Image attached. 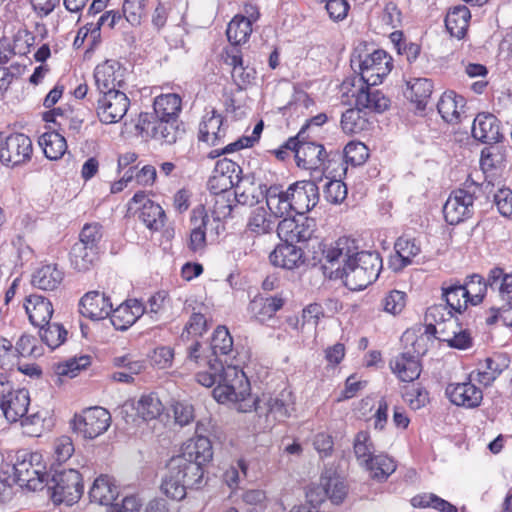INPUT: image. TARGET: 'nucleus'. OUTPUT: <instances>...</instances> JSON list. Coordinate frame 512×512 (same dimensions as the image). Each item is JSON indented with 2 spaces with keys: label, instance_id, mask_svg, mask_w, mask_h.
<instances>
[{
  "label": "nucleus",
  "instance_id": "f257e3e1",
  "mask_svg": "<svg viewBox=\"0 0 512 512\" xmlns=\"http://www.w3.org/2000/svg\"><path fill=\"white\" fill-rule=\"evenodd\" d=\"M233 348V339L224 326H219L213 333L210 355H204L200 343L196 342L188 348V361L194 362L199 368L196 380L204 387H212L213 397L219 403L245 400L249 394V381L246 374L236 365H226L218 360V355H228Z\"/></svg>",
  "mask_w": 512,
  "mask_h": 512
},
{
  "label": "nucleus",
  "instance_id": "f03ea898",
  "mask_svg": "<svg viewBox=\"0 0 512 512\" xmlns=\"http://www.w3.org/2000/svg\"><path fill=\"white\" fill-rule=\"evenodd\" d=\"M213 449L210 440L198 436L187 441L182 452L173 456L166 465L160 491L172 500L186 497L187 489L199 488L204 479V466L212 460Z\"/></svg>",
  "mask_w": 512,
  "mask_h": 512
},
{
  "label": "nucleus",
  "instance_id": "7ed1b4c3",
  "mask_svg": "<svg viewBox=\"0 0 512 512\" xmlns=\"http://www.w3.org/2000/svg\"><path fill=\"white\" fill-rule=\"evenodd\" d=\"M323 256L331 268L342 264L341 277L345 286L353 291L363 290L373 283L382 269V259L377 252L359 251L355 240L348 237H341L327 246Z\"/></svg>",
  "mask_w": 512,
  "mask_h": 512
},
{
  "label": "nucleus",
  "instance_id": "20e7f679",
  "mask_svg": "<svg viewBox=\"0 0 512 512\" xmlns=\"http://www.w3.org/2000/svg\"><path fill=\"white\" fill-rule=\"evenodd\" d=\"M479 164L480 170L471 173L465 187L453 191L443 206L445 220L451 225H456L472 216L481 176L488 184L494 185L501 175L502 169L495 162H479Z\"/></svg>",
  "mask_w": 512,
  "mask_h": 512
},
{
  "label": "nucleus",
  "instance_id": "39448f33",
  "mask_svg": "<svg viewBox=\"0 0 512 512\" xmlns=\"http://www.w3.org/2000/svg\"><path fill=\"white\" fill-rule=\"evenodd\" d=\"M190 221L192 228L188 247L195 253L203 252L207 242H215L225 229L224 224L214 218L202 204L192 210Z\"/></svg>",
  "mask_w": 512,
  "mask_h": 512
},
{
  "label": "nucleus",
  "instance_id": "423d86ee",
  "mask_svg": "<svg viewBox=\"0 0 512 512\" xmlns=\"http://www.w3.org/2000/svg\"><path fill=\"white\" fill-rule=\"evenodd\" d=\"M15 482L29 490L40 489L46 476L42 455L38 452L20 451L13 465Z\"/></svg>",
  "mask_w": 512,
  "mask_h": 512
},
{
  "label": "nucleus",
  "instance_id": "0eeeda50",
  "mask_svg": "<svg viewBox=\"0 0 512 512\" xmlns=\"http://www.w3.org/2000/svg\"><path fill=\"white\" fill-rule=\"evenodd\" d=\"M351 66L358 67L360 80L365 85H378L391 72L393 68L392 57L384 50L378 49L364 57L353 56Z\"/></svg>",
  "mask_w": 512,
  "mask_h": 512
},
{
  "label": "nucleus",
  "instance_id": "6e6552de",
  "mask_svg": "<svg viewBox=\"0 0 512 512\" xmlns=\"http://www.w3.org/2000/svg\"><path fill=\"white\" fill-rule=\"evenodd\" d=\"M228 403L235 404L237 411L249 412L252 409L260 411L263 403L269 415H272L275 420L282 421L289 417L294 411V398L289 390H282L279 394L272 397H264L263 399H253L249 393L245 400L229 401Z\"/></svg>",
  "mask_w": 512,
  "mask_h": 512
},
{
  "label": "nucleus",
  "instance_id": "1a4fd4ad",
  "mask_svg": "<svg viewBox=\"0 0 512 512\" xmlns=\"http://www.w3.org/2000/svg\"><path fill=\"white\" fill-rule=\"evenodd\" d=\"M111 424V415L103 407H91L81 414L75 415L72 420V428L85 439H95L102 435Z\"/></svg>",
  "mask_w": 512,
  "mask_h": 512
},
{
  "label": "nucleus",
  "instance_id": "9d476101",
  "mask_svg": "<svg viewBox=\"0 0 512 512\" xmlns=\"http://www.w3.org/2000/svg\"><path fill=\"white\" fill-rule=\"evenodd\" d=\"M500 126L501 122L491 113H479L474 119L472 125L473 137L482 143L490 144L489 147L481 151L480 160H488L495 156L494 150H497L498 147L493 146V144L500 142L503 138Z\"/></svg>",
  "mask_w": 512,
  "mask_h": 512
},
{
  "label": "nucleus",
  "instance_id": "9b49d317",
  "mask_svg": "<svg viewBox=\"0 0 512 512\" xmlns=\"http://www.w3.org/2000/svg\"><path fill=\"white\" fill-rule=\"evenodd\" d=\"M347 495L345 482L332 472H325L321 475L319 484L311 486L306 493L307 502L310 504H321L329 499L334 504L342 503Z\"/></svg>",
  "mask_w": 512,
  "mask_h": 512
},
{
  "label": "nucleus",
  "instance_id": "f8f14e48",
  "mask_svg": "<svg viewBox=\"0 0 512 512\" xmlns=\"http://www.w3.org/2000/svg\"><path fill=\"white\" fill-rule=\"evenodd\" d=\"M52 499L55 503L70 506L76 503L83 493L81 474L75 469L63 470L53 476Z\"/></svg>",
  "mask_w": 512,
  "mask_h": 512
},
{
  "label": "nucleus",
  "instance_id": "ddd939ff",
  "mask_svg": "<svg viewBox=\"0 0 512 512\" xmlns=\"http://www.w3.org/2000/svg\"><path fill=\"white\" fill-rule=\"evenodd\" d=\"M286 150L294 153L295 160H325L328 157L324 146L312 141L310 134H304V130H299L296 136L290 137L275 151L276 157L283 160Z\"/></svg>",
  "mask_w": 512,
  "mask_h": 512
},
{
  "label": "nucleus",
  "instance_id": "4468645a",
  "mask_svg": "<svg viewBox=\"0 0 512 512\" xmlns=\"http://www.w3.org/2000/svg\"><path fill=\"white\" fill-rule=\"evenodd\" d=\"M321 170L314 169L312 181H300L289 186L290 201L293 211L303 215L312 210L319 201V189L316 181L322 179Z\"/></svg>",
  "mask_w": 512,
  "mask_h": 512
},
{
  "label": "nucleus",
  "instance_id": "2eb2a0df",
  "mask_svg": "<svg viewBox=\"0 0 512 512\" xmlns=\"http://www.w3.org/2000/svg\"><path fill=\"white\" fill-rule=\"evenodd\" d=\"M96 113L99 120L105 124L120 121L127 113L130 100L124 91H105L99 93Z\"/></svg>",
  "mask_w": 512,
  "mask_h": 512
},
{
  "label": "nucleus",
  "instance_id": "dca6fc26",
  "mask_svg": "<svg viewBox=\"0 0 512 512\" xmlns=\"http://www.w3.org/2000/svg\"><path fill=\"white\" fill-rule=\"evenodd\" d=\"M127 69L116 60H106L94 69L95 85L99 93L123 91L126 87Z\"/></svg>",
  "mask_w": 512,
  "mask_h": 512
},
{
  "label": "nucleus",
  "instance_id": "f3484780",
  "mask_svg": "<svg viewBox=\"0 0 512 512\" xmlns=\"http://www.w3.org/2000/svg\"><path fill=\"white\" fill-rule=\"evenodd\" d=\"M33 152L31 139L23 133L6 136L0 132V160H30Z\"/></svg>",
  "mask_w": 512,
  "mask_h": 512
},
{
  "label": "nucleus",
  "instance_id": "a211bd4d",
  "mask_svg": "<svg viewBox=\"0 0 512 512\" xmlns=\"http://www.w3.org/2000/svg\"><path fill=\"white\" fill-rule=\"evenodd\" d=\"M176 120L154 118L150 113H141L136 128L151 137L167 143L176 141Z\"/></svg>",
  "mask_w": 512,
  "mask_h": 512
},
{
  "label": "nucleus",
  "instance_id": "6ab92c4d",
  "mask_svg": "<svg viewBox=\"0 0 512 512\" xmlns=\"http://www.w3.org/2000/svg\"><path fill=\"white\" fill-rule=\"evenodd\" d=\"M472 380L469 378L467 382L447 385L445 394L452 404L466 409L480 406L483 400V392L472 383Z\"/></svg>",
  "mask_w": 512,
  "mask_h": 512
},
{
  "label": "nucleus",
  "instance_id": "aec40b11",
  "mask_svg": "<svg viewBox=\"0 0 512 512\" xmlns=\"http://www.w3.org/2000/svg\"><path fill=\"white\" fill-rule=\"evenodd\" d=\"M315 224L312 219L304 218L296 220L294 218H284L277 226L278 237L288 243L305 242L311 239L314 234Z\"/></svg>",
  "mask_w": 512,
  "mask_h": 512
},
{
  "label": "nucleus",
  "instance_id": "412c9836",
  "mask_svg": "<svg viewBox=\"0 0 512 512\" xmlns=\"http://www.w3.org/2000/svg\"><path fill=\"white\" fill-rule=\"evenodd\" d=\"M141 204L139 219L147 228L159 231L165 224V212L162 207L150 200L144 192L135 193L131 199L129 209L132 205Z\"/></svg>",
  "mask_w": 512,
  "mask_h": 512
},
{
  "label": "nucleus",
  "instance_id": "4be33fe9",
  "mask_svg": "<svg viewBox=\"0 0 512 512\" xmlns=\"http://www.w3.org/2000/svg\"><path fill=\"white\" fill-rule=\"evenodd\" d=\"M223 124V116L214 108L205 110L199 124V141L213 146L217 145L226 134V128Z\"/></svg>",
  "mask_w": 512,
  "mask_h": 512
},
{
  "label": "nucleus",
  "instance_id": "5701e85b",
  "mask_svg": "<svg viewBox=\"0 0 512 512\" xmlns=\"http://www.w3.org/2000/svg\"><path fill=\"white\" fill-rule=\"evenodd\" d=\"M112 303L98 291L86 293L79 302V313L91 320H102L111 313Z\"/></svg>",
  "mask_w": 512,
  "mask_h": 512
},
{
  "label": "nucleus",
  "instance_id": "b1692460",
  "mask_svg": "<svg viewBox=\"0 0 512 512\" xmlns=\"http://www.w3.org/2000/svg\"><path fill=\"white\" fill-rule=\"evenodd\" d=\"M414 351L417 355L405 352L390 361L392 372L403 382H412L421 374L422 368L418 356L423 352L417 348H414Z\"/></svg>",
  "mask_w": 512,
  "mask_h": 512
},
{
  "label": "nucleus",
  "instance_id": "393cba45",
  "mask_svg": "<svg viewBox=\"0 0 512 512\" xmlns=\"http://www.w3.org/2000/svg\"><path fill=\"white\" fill-rule=\"evenodd\" d=\"M145 312L143 304L137 299H129L116 309L111 308L110 320L117 330H126Z\"/></svg>",
  "mask_w": 512,
  "mask_h": 512
},
{
  "label": "nucleus",
  "instance_id": "a878e982",
  "mask_svg": "<svg viewBox=\"0 0 512 512\" xmlns=\"http://www.w3.org/2000/svg\"><path fill=\"white\" fill-rule=\"evenodd\" d=\"M30 404L29 392L26 389H16L8 393L0 402L1 410L5 418L11 422H17L25 416Z\"/></svg>",
  "mask_w": 512,
  "mask_h": 512
},
{
  "label": "nucleus",
  "instance_id": "bb28decb",
  "mask_svg": "<svg viewBox=\"0 0 512 512\" xmlns=\"http://www.w3.org/2000/svg\"><path fill=\"white\" fill-rule=\"evenodd\" d=\"M25 311L32 325L36 327L46 326L53 315L51 301L42 295H29L24 303Z\"/></svg>",
  "mask_w": 512,
  "mask_h": 512
},
{
  "label": "nucleus",
  "instance_id": "cd10ccee",
  "mask_svg": "<svg viewBox=\"0 0 512 512\" xmlns=\"http://www.w3.org/2000/svg\"><path fill=\"white\" fill-rule=\"evenodd\" d=\"M118 495L119 488L115 480L108 475H100L97 477L89 490L91 502L99 505H111Z\"/></svg>",
  "mask_w": 512,
  "mask_h": 512
},
{
  "label": "nucleus",
  "instance_id": "c85d7f7f",
  "mask_svg": "<svg viewBox=\"0 0 512 512\" xmlns=\"http://www.w3.org/2000/svg\"><path fill=\"white\" fill-rule=\"evenodd\" d=\"M269 259L274 266L290 270L303 263V252L294 244L284 242L270 253Z\"/></svg>",
  "mask_w": 512,
  "mask_h": 512
},
{
  "label": "nucleus",
  "instance_id": "c756f323",
  "mask_svg": "<svg viewBox=\"0 0 512 512\" xmlns=\"http://www.w3.org/2000/svg\"><path fill=\"white\" fill-rule=\"evenodd\" d=\"M64 279V272L55 263L44 264L36 269L32 275L31 283L34 287L53 291L57 289Z\"/></svg>",
  "mask_w": 512,
  "mask_h": 512
},
{
  "label": "nucleus",
  "instance_id": "7c9ffc66",
  "mask_svg": "<svg viewBox=\"0 0 512 512\" xmlns=\"http://www.w3.org/2000/svg\"><path fill=\"white\" fill-rule=\"evenodd\" d=\"M372 86H362L354 95L356 107L381 113L389 107L390 100L380 90L372 89Z\"/></svg>",
  "mask_w": 512,
  "mask_h": 512
},
{
  "label": "nucleus",
  "instance_id": "2f4dec72",
  "mask_svg": "<svg viewBox=\"0 0 512 512\" xmlns=\"http://www.w3.org/2000/svg\"><path fill=\"white\" fill-rule=\"evenodd\" d=\"M266 205L274 217H285L293 211L289 190L283 191L280 186L265 188Z\"/></svg>",
  "mask_w": 512,
  "mask_h": 512
},
{
  "label": "nucleus",
  "instance_id": "473e14b6",
  "mask_svg": "<svg viewBox=\"0 0 512 512\" xmlns=\"http://www.w3.org/2000/svg\"><path fill=\"white\" fill-rule=\"evenodd\" d=\"M283 306V299L279 297H255L249 304L248 311L252 318L265 322Z\"/></svg>",
  "mask_w": 512,
  "mask_h": 512
},
{
  "label": "nucleus",
  "instance_id": "72a5a7b5",
  "mask_svg": "<svg viewBox=\"0 0 512 512\" xmlns=\"http://www.w3.org/2000/svg\"><path fill=\"white\" fill-rule=\"evenodd\" d=\"M464 108L465 99L453 91L445 92L437 103L438 112L448 123L458 121Z\"/></svg>",
  "mask_w": 512,
  "mask_h": 512
},
{
  "label": "nucleus",
  "instance_id": "f704fd0d",
  "mask_svg": "<svg viewBox=\"0 0 512 512\" xmlns=\"http://www.w3.org/2000/svg\"><path fill=\"white\" fill-rule=\"evenodd\" d=\"M471 13L466 6H456L449 10L445 18V26L452 37L462 39L469 27Z\"/></svg>",
  "mask_w": 512,
  "mask_h": 512
},
{
  "label": "nucleus",
  "instance_id": "c9c22d12",
  "mask_svg": "<svg viewBox=\"0 0 512 512\" xmlns=\"http://www.w3.org/2000/svg\"><path fill=\"white\" fill-rule=\"evenodd\" d=\"M181 105L182 100L179 95L175 93L161 94L154 99L152 115L154 118L177 120Z\"/></svg>",
  "mask_w": 512,
  "mask_h": 512
},
{
  "label": "nucleus",
  "instance_id": "e433bc0d",
  "mask_svg": "<svg viewBox=\"0 0 512 512\" xmlns=\"http://www.w3.org/2000/svg\"><path fill=\"white\" fill-rule=\"evenodd\" d=\"M241 173L237 162H216L212 181L217 182L221 190H229L239 184Z\"/></svg>",
  "mask_w": 512,
  "mask_h": 512
},
{
  "label": "nucleus",
  "instance_id": "4c0bfd02",
  "mask_svg": "<svg viewBox=\"0 0 512 512\" xmlns=\"http://www.w3.org/2000/svg\"><path fill=\"white\" fill-rule=\"evenodd\" d=\"M137 415L144 421L158 418L164 411V405L156 393L143 394L132 404Z\"/></svg>",
  "mask_w": 512,
  "mask_h": 512
},
{
  "label": "nucleus",
  "instance_id": "58836bf2",
  "mask_svg": "<svg viewBox=\"0 0 512 512\" xmlns=\"http://www.w3.org/2000/svg\"><path fill=\"white\" fill-rule=\"evenodd\" d=\"M231 193L228 190H221L220 192L210 195V199L206 200L208 212L219 221L222 222L231 215L233 209V202L235 198L231 197Z\"/></svg>",
  "mask_w": 512,
  "mask_h": 512
},
{
  "label": "nucleus",
  "instance_id": "ea45409f",
  "mask_svg": "<svg viewBox=\"0 0 512 512\" xmlns=\"http://www.w3.org/2000/svg\"><path fill=\"white\" fill-rule=\"evenodd\" d=\"M406 97L415 103L418 109H425L433 91V83L427 78H414L407 83Z\"/></svg>",
  "mask_w": 512,
  "mask_h": 512
},
{
  "label": "nucleus",
  "instance_id": "a19ab883",
  "mask_svg": "<svg viewBox=\"0 0 512 512\" xmlns=\"http://www.w3.org/2000/svg\"><path fill=\"white\" fill-rule=\"evenodd\" d=\"M275 223L264 207H256L251 210L246 224L248 232L254 235L271 233Z\"/></svg>",
  "mask_w": 512,
  "mask_h": 512
},
{
  "label": "nucleus",
  "instance_id": "79ce46f5",
  "mask_svg": "<svg viewBox=\"0 0 512 512\" xmlns=\"http://www.w3.org/2000/svg\"><path fill=\"white\" fill-rule=\"evenodd\" d=\"M97 256L98 250L75 243L70 251V263L75 270L85 272L93 267Z\"/></svg>",
  "mask_w": 512,
  "mask_h": 512
},
{
  "label": "nucleus",
  "instance_id": "37998d69",
  "mask_svg": "<svg viewBox=\"0 0 512 512\" xmlns=\"http://www.w3.org/2000/svg\"><path fill=\"white\" fill-rule=\"evenodd\" d=\"M442 295L450 309L457 313H462L466 310L470 303L467 298V291L462 284L451 283L449 285H443Z\"/></svg>",
  "mask_w": 512,
  "mask_h": 512
},
{
  "label": "nucleus",
  "instance_id": "c03bdc74",
  "mask_svg": "<svg viewBox=\"0 0 512 512\" xmlns=\"http://www.w3.org/2000/svg\"><path fill=\"white\" fill-rule=\"evenodd\" d=\"M251 33V18L238 15L230 21L226 30L228 40L234 45L245 43Z\"/></svg>",
  "mask_w": 512,
  "mask_h": 512
},
{
  "label": "nucleus",
  "instance_id": "a18cd8bd",
  "mask_svg": "<svg viewBox=\"0 0 512 512\" xmlns=\"http://www.w3.org/2000/svg\"><path fill=\"white\" fill-rule=\"evenodd\" d=\"M353 453L361 467L371 462L375 450L370 434L367 431H359L355 435L353 440Z\"/></svg>",
  "mask_w": 512,
  "mask_h": 512
},
{
  "label": "nucleus",
  "instance_id": "49530a36",
  "mask_svg": "<svg viewBox=\"0 0 512 512\" xmlns=\"http://www.w3.org/2000/svg\"><path fill=\"white\" fill-rule=\"evenodd\" d=\"M369 471L373 479L382 481L388 478L396 469V464L392 458L385 454H374L371 462L363 466Z\"/></svg>",
  "mask_w": 512,
  "mask_h": 512
},
{
  "label": "nucleus",
  "instance_id": "de8ad7c7",
  "mask_svg": "<svg viewBox=\"0 0 512 512\" xmlns=\"http://www.w3.org/2000/svg\"><path fill=\"white\" fill-rule=\"evenodd\" d=\"M40 145L47 160H60L67 150L65 138L56 132L43 135Z\"/></svg>",
  "mask_w": 512,
  "mask_h": 512
},
{
  "label": "nucleus",
  "instance_id": "09e8293b",
  "mask_svg": "<svg viewBox=\"0 0 512 512\" xmlns=\"http://www.w3.org/2000/svg\"><path fill=\"white\" fill-rule=\"evenodd\" d=\"M395 251L397 258L401 261L397 269H401L411 264L412 259L417 256L421 249L420 245L413 238L401 236L395 242Z\"/></svg>",
  "mask_w": 512,
  "mask_h": 512
},
{
  "label": "nucleus",
  "instance_id": "8fccbe9b",
  "mask_svg": "<svg viewBox=\"0 0 512 512\" xmlns=\"http://www.w3.org/2000/svg\"><path fill=\"white\" fill-rule=\"evenodd\" d=\"M464 289L467 291V298L472 305H478L482 302L488 285V279L484 278L479 274H472L466 278V282L462 284Z\"/></svg>",
  "mask_w": 512,
  "mask_h": 512
},
{
  "label": "nucleus",
  "instance_id": "3c124183",
  "mask_svg": "<svg viewBox=\"0 0 512 512\" xmlns=\"http://www.w3.org/2000/svg\"><path fill=\"white\" fill-rule=\"evenodd\" d=\"M487 279L489 287L498 291L502 297L512 293V273L501 267H494L489 271Z\"/></svg>",
  "mask_w": 512,
  "mask_h": 512
},
{
  "label": "nucleus",
  "instance_id": "603ef678",
  "mask_svg": "<svg viewBox=\"0 0 512 512\" xmlns=\"http://www.w3.org/2000/svg\"><path fill=\"white\" fill-rule=\"evenodd\" d=\"M501 370L498 364L491 358H486L479 367L469 374L470 379L479 382L484 386L492 384V382L499 376Z\"/></svg>",
  "mask_w": 512,
  "mask_h": 512
},
{
  "label": "nucleus",
  "instance_id": "864d4df0",
  "mask_svg": "<svg viewBox=\"0 0 512 512\" xmlns=\"http://www.w3.org/2000/svg\"><path fill=\"white\" fill-rule=\"evenodd\" d=\"M40 328L41 340L52 350L59 347L67 336V331L58 323L46 324Z\"/></svg>",
  "mask_w": 512,
  "mask_h": 512
},
{
  "label": "nucleus",
  "instance_id": "5fc2aeb1",
  "mask_svg": "<svg viewBox=\"0 0 512 512\" xmlns=\"http://www.w3.org/2000/svg\"><path fill=\"white\" fill-rule=\"evenodd\" d=\"M411 503L415 507H432L440 512H457V508L448 501L435 494H422L412 498Z\"/></svg>",
  "mask_w": 512,
  "mask_h": 512
},
{
  "label": "nucleus",
  "instance_id": "6e6d98bb",
  "mask_svg": "<svg viewBox=\"0 0 512 512\" xmlns=\"http://www.w3.org/2000/svg\"><path fill=\"white\" fill-rule=\"evenodd\" d=\"M90 363V357L87 355L80 356L79 358H72L65 362L58 363L55 366V373L58 376H68L73 378L77 376L79 371L87 368Z\"/></svg>",
  "mask_w": 512,
  "mask_h": 512
},
{
  "label": "nucleus",
  "instance_id": "4d7b16f0",
  "mask_svg": "<svg viewBox=\"0 0 512 512\" xmlns=\"http://www.w3.org/2000/svg\"><path fill=\"white\" fill-rule=\"evenodd\" d=\"M407 295L400 290L389 291L382 299L381 304L386 313L400 314L406 306Z\"/></svg>",
  "mask_w": 512,
  "mask_h": 512
},
{
  "label": "nucleus",
  "instance_id": "13d9d810",
  "mask_svg": "<svg viewBox=\"0 0 512 512\" xmlns=\"http://www.w3.org/2000/svg\"><path fill=\"white\" fill-rule=\"evenodd\" d=\"M52 458L58 464L66 462L73 455L75 448L69 436H60L53 442Z\"/></svg>",
  "mask_w": 512,
  "mask_h": 512
},
{
  "label": "nucleus",
  "instance_id": "bf43d9fd",
  "mask_svg": "<svg viewBox=\"0 0 512 512\" xmlns=\"http://www.w3.org/2000/svg\"><path fill=\"white\" fill-rule=\"evenodd\" d=\"M148 0H125L123 3V16L133 26L139 25L144 15Z\"/></svg>",
  "mask_w": 512,
  "mask_h": 512
},
{
  "label": "nucleus",
  "instance_id": "052dcab7",
  "mask_svg": "<svg viewBox=\"0 0 512 512\" xmlns=\"http://www.w3.org/2000/svg\"><path fill=\"white\" fill-rule=\"evenodd\" d=\"M428 327L433 328L434 334L440 341L447 343V339H450L460 326L457 323V319L451 314V311H448L445 321H437V325H432V322H430Z\"/></svg>",
  "mask_w": 512,
  "mask_h": 512
},
{
  "label": "nucleus",
  "instance_id": "680f3d73",
  "mask_svg": "<svg viewBox=\"0 0 512 512\" xmlns=\"http://www.w3.org/2000/svg\"><path fill=\"white\" fill-rule=\"evenodd\" d=\"M102 227L98 223L86 224L79 235L77 244L94 248L99 251L98 244L102 238Z\"/></svg>",
  "mask_w": 512,
  "mask_h": 512
},
{
  "label": "nucleus",
  "instance_id": "e2e57ef3",
  "mask_svg": "<svg viewBox=\"0 0 512 512\" xmlns=\"http://www.w3.org/2000/svg\"><path fill=\"white\" fill-rule=\"evenodd\" d=\"M362 109H348L341 117V127L344 132L354 134L363 129L364 120L360 112Z\"/></svg>",
  "mask_w": 512,
  "mask_h": 512
},
{
  "label": "nucleus",
  "instance_id": "0e129e2a",
  "mask_svg": "<svg viewBox=\"0 0 512 512\" xmlns=\"http://www.w3.org/2000/svg\"><path fill=\"white\" fill-rule=\"evenodd\" d=\"M23 433L30 437H38L44 430V418L40 412L21 418Z\"/></svg>",
  "mask_w": 512,
  "mask_h": 512
},
{
  "label": "nucleus",
  "instance_id": "69168bd1",
  "mask_svg": "<svg viewBox=\"0 0 512 512\" xmlns=\"http://www.w3.org/2000/svg\"><path fill=\"white\" fill-rule=\"evenodd\" d=\"M207 331V319L202 313H193L185 325L184 331L181 335L184 337H198L202 336Z\"/></svg>",
  "mask_w": 512,
  "mask_h": 512
},
{
  "label": "nucleus",
  "instance_id": "338daca9",
  "mask_svg": "<svg viewBox=\"0 0 512 512\" xmlns=\"http://www.w3.org/2000/svg\"><path fill=\"white\" fill-rule=\"evenodd\" d=\"M324 193L328 202L339 204L347 197V187L340 180H330L325 185Z\"/></svg>",
  "mask_w": 512,
  "mask_h": 512
},
{
  "label": "nucleus",
  "instance_id": "774afa93",
  "mask_svg": "<svg viewBox=\"0 0 512 512\" xmlns=\"http://www.w3.org/2000/svg\"><path fill=\"white\" fill-rule=\"evenodd\" d=\"M494 202L501 215L512 217V191L510 189H499L494 194Z\"/></svg>",
  "mask_w": 512,
  "mask_h": 512
}]
</instances>
